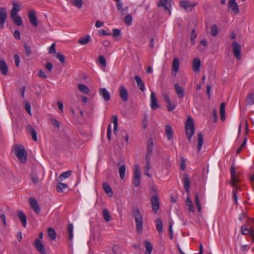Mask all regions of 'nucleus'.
<instances>
[{
    "instance_id": "f257e3e1",
    "label": "nucleus",
    "mask_w": 254,
    "mask_h": 254,
    "mask_svg": "<svg viewBox=\"0 0 254 254\" xmlns=\"http://www.w3.org/2000/svg\"><path fill=\"white\" fill-rule=\"evenodd\" d=\"M133 215L135 219L136 231L137 233H140L143 229V219L140 210L137 208H134Z\"/></svg>"
},
{
    "instance_id": "f03ea898",
    "label": "nucleus",
    "mask_w": 254,
    "mask_h": 254,
    "mask_svg": "<svg viewBox=\"0 0 254 254\" xmlns=\"http://www.w3.org/2000/svg\"><path fill=\"white\" fill-rule=\"evenodd\" d=\"M241 231L242 235H249L254 232V219L249 220L241 228Z\"/></svg>"
},
{
    "instance_id": "7ed1b4c3",
    "label": "nucleus",
    "mask_w": 254,
    "mask_h": 254,
    "mask_svg": "<svg viewBox=\"0 0 254 254\" xmlns=\"http://www.w3.org/2000/svg\"><path fill=\"white\" fill-rule=\"evenodd\" d=\"M185 127L188 138L189 140L190 141L191 137L193 136L194 132V124L191 118L188 117L185 124Z\"/></svg>"
},
{
    "instance_id": "20e7f679",
    "label": "nucleus",
    "mask_w": 254,
    "mask_h": 254,
    "mask_svg": "<svg viewBox=\"0 0 254 254\" xmlns=\"http://www.w3.org/2000/svg\"><path fill=\"white\" fill-rule=\"evenodd\" d=\"M14 153L21 163H25L27 160V153L23 147H15Z\"/></svg>"
},
{
    "instance_id": "39448f33",
    "label": "nucleus",
    "mask_w": 254,
    "mask_h": 254,
    "mask_svg": "<svg viewBox=\"0 0 254 254\" xmlns=\"http://www.w3.org/2000/svg\"><path fill=\"white\" fill-rule=\"evenodd\" d=\"M140 181V171L137 165L134 167L133 177L132 183L135 187L139 186Z\"/></svg>"
},
{
    "instance_id": "423d86ee",
    "label": "nucleus",
    "mask_w": 254,
    "mask_h": 254,
    "mask_svg": "<svg viewBox=\"0 0 254 254\" xmlns=\"http://www.w3.org/2000/svg\"><path fill=\"white\" fill-rule=\"evenodd\" d=\"M197 3L196 2L189 0H183L180 1V6L188 11H191Z\"/></svg>"
},
{
    "instance_id": "0eeeda50",
    "label": "nucleus",
    "mask_w": 254,
    "mask_h": 254,
    "mask_svg": "<svg viewBox=\"0 0 254 254\" xmlns=\"http://www.w3.org/2000/svg\"><path fill=\"white\" fill-rule=\"evenodd\" d=\"M162 96L165 102L166 103L167 105L166 107L169 111H172L175 110L176 108V105L175 103H173L170 100L168 95L166 93H162Z\"/></svg>"
},
{
    "instance_id": "6e6552de",
    "label": "nucleus",
    "mask_w": 254,
    "mask_h": 254,
    "mask_svg": "<svg viewBox=\"0 0 254 254\" xmlns=\"http://www.w3.org/2000/svg\"><path fill=\"white\" fill-rule=\"evenodd\" d=\"M233 52L234 55L237 60L241 58V46L236 41L232 42Z\"/></svg>"
},
{
    "instance_id": "1a4fd4ad",
    "label": "nucleus",
    "mask_w": 254,
    "mask_h": 254,
    "mask_svg": "<svg viewBox=\"0 0 254 254\" xmlns=\"http://www.w3.org/2000/svg\"><path fill=\"white\" fill-rule=\"evenodd\" d=\"M7 17V11L5 8L0 7V29H3Z\"/></svg>"
},
{
    "instance_id": "9d476101",
    "label": "nucleus",
    "mask_w": 254,
    "mask_h": 254,
    "mask_svg": "<svg viewBox=\"0 0 254 254\" xmlns=\"http://www.w3.org/2000/svg\"><path fill=\"white\" fill-rule=\"evenodd\" d=\"M228 8L235 14H237L239 12V8L238 4L236 2V0H229L228 3Z\"/></svg>"
},
{
    "instance_id": "9b49d317",
    "label": "nucleus",
    "mask_w": 254,
    "mask_h": 254,
    "mask_svg": "<svg viewBox=\"0 0 254 254\" xmlns=\"http://www.w3.org/2000/svg\"><path fill=\"white\" fill-rule=\"evenodd\" d=\"M151 203L152 206V210L155 213L159 209V200L157 195H154L151 199Z\"/></svg>"
},
{
    "instance_id": "f8f14e48",
    "label": "nucleus",
    "mask_w": 254,
    "mask_h": 254,
    "mask_svg": "<svg viewBox=\"0 0 254 254\" xmlns=\"http://www.w3.org/2000/svg\"><path fill=\"white\" fill-rule=\"evenodd\" d=\"M230 173L231 178L230 184L233 188H236V183L239 182V180L237 178L235 169L233 167H231L230 168Z\"/></svg>"
},
{
    "instance_id": "ddd939ff",
    "label": "nucleus",
    "mask_w": 254,
    "mask_h": 254,
    "mask_svg": "<svg viewBox=\"0 0 254 254\" xmlns=\"http://www.w3.org/2000/svg\"><path fill=\"white\" fill-rule=\"evenodd\" d=\"M150 106L151 109L153 110H156L159 107V105L157 103V99L154 92H152L151 93Z\"/></svg>"
},
{
    "instance_id": "4468645a",
    "label": "nucleus",
    "mask_w": 254,
    "mask_h": 254,
    "mask_svg": "<svg viewBox=\"0 0 254 254\" xmlns=\"http://www.w3.org/2000/svg\"><path fill=\"white\" fill-rule=\"evenodd\" d=\"M179 66L180 62L179 59L178 58H174L172 63V68L171 71V73L174 76L176 75L179 69Z\"/></svg>"
},
{
    "instance_id": "2eb2a0df",
    "label": "nucleus",
    "mask_w": 254,
    "mask_h": 254,
    "mask_svg": "<svg viewBox=\"0 0 254 254\" xmlns=\"http://www.w3.org/2000/svg\"><path fill=\"white\" fill-rule=\"evenodd\" d=\"M29 202L30 206L33 210L38 214L41 212V208L40 206L38 205L37 201L32 198H29Z\"/></svg>"
},
{
    "instance_id": "dca6fc26",
    "label": "nucleus",
    "mask_w": 254,
    "mask_h": 254,
    "mask_svg": "<svg viewBox=\"0 0 254 254\" xmlns=\"http://www.w3.org/2000/svg\"><path fill=\"white\" fill-rule=\"evenodd\" d=\"M158 5V6H163L165 9L168 11L169 14H171L170 8L171 7V0H160Z\"/></svg>"
},
{
    "instance_id": "f3484780",
    "label": "nucleus",
    "mask_w": 254,
    "mask_h": 254,
    "mask_svg": "<svg viewBox=\"0 0 254 254\" xmlns=\"http://www.w3.org/2000/svg\"><path fill=\"white\" fill-rule=\"evenodd\" d=\"M154 148L153 142L152 138H149L148 142L147 148V153L145 155V158H151L152 153L153 150Z\"/></svg>"
},
{
    "instance_id": "a211bd4d",
    "label": "nucleus",
    "mask_w": 254,
    "mask_h": 254,
    "mask_svg": "<svg viewBox=\"0 0 254 254\" xmlns=\"http://www.w3.org/2000/svg\"><path fill=\"white\" fill-rule=\"evenodd\" d=\"M119 94L120 98L124 102H127L128 100V92L124 86H121L119 88Z\"/></svg>"
},
{
    "instance_id": "6ab92c4d",
    "label": "nucleus",
    "mask_w": 254,
    "mask_h": 254,
    "mask_svg": "<svg viewBox=\"0 0 254 254\" xmlns=\"http://www.w3.org/2000/svg\"><path fill=\"white\" fill-rule=\"evenodd\" d=\"M99 93L100 95L104 99L105 101H108L110 100V94L106 88H101L99 89Z\"/></svg>"
},
{
    "instance_id": "aec40b11",
    "label": "nucleus",
    "mask_w": 254,
    "mask_h": 254,
    "mask_svg": "<svg viewBox=\"0 0 254 254\" xmlns=\"http://www.w3.org/2000/svg\"><path fill=\"white\" fill-rule=\"evenodd\" d=\"M35 246L41 254H47L45 247L42 242L38 239H36L35 242Z\"/></svg>"
},
{
    "instance_id": "412c9836",
    "label": "nucleus",
    "mask_w": 254,
    "mask_h": 254,
    "mask_svg": "<svg viewBox=\"0 0 254 254\" xmlns=\"http://www.w3.org/2000/svg\"><path fill=\"white\" fill-rule=\"evenodd\" d=\"M28 16L32 25L34 27H37L38 26V22L35 11L33 10L30 11L29 12Z\"/></svg>"
},
{
    "instance_id": "4be33fe9",
    "label": "nucleus",
    "mask_w": 254,
    "mask_h": 254,
    "mask_svg": "<svg viewBox=\"0 0 254 254\" xmlns=\"http://www.w3.org/2000/svg\"><path fill=\"white\" fill-rule=\"evenodd\" d=\"M174 87L178 97L183 98L185 96V89L180 86L178 83H176L174 85Z\"/></svg>"
},
{
    "instance_id": "5701e85b",
    "label": "nucleus",
    "mask_w": 254,
    "mask_h": 254,
    "mask_svg": "<svg viewBox=\"0 0 254 254\" xmlns=\"http://www.w3.org/2000/svg\"><path fill=\"white\" fill-rule=\"evenodd\" d=\"M134 79L135 80L137 87L141 91H144L145 90L144 83L141 78L137 75L134 76Z\"/></svg>"
},
{
    "instance_id": "b1692460",
    "label": "nucleus",
    "mask_w": 254,
    "mask_h": 254,
    "mask_svg": "<svg viewBox=\"0 0 254 254\" xmlns=\"http://www.w3.org/2000/svg\"><path fill=\"white\" fill-rule=\"evenodd\" d=\"M119 173L120 178L123 180L125 178L126 167L124 164H122L121 162L119 163Z\"/></svg>"
},
{
    "instance_id": "393cba45",
    "label": "nucleus",
    "mask_w": 254,
    "mask_h": 254,
    "mask_svg": "<svg viewBox=\"0 0 254 254\" xmlns=\"http://www.w3.org/2000/svg\"><path fill=\"white\" fill-rule=\"evenodd\" d=\"M17 216L21 222L23 226L25 227L27 224V218L25 214L21 211H19L17 212Z\"/></svg>"
},
{
    "instance_id": "a878e982",
    "label": "nucleus",
    "mask_w": 254,
    "mask_h": 254,
    "mask_svg": "<svg viewBox=\"0 0 254 254\" xmlns=\"http://www.w3.org/2000/svg\"><path fill=\"white\" fill-rule=\"evenodd\" d=\"M0 70L2 74L6 75L8 67L5 62L2 60H0Z\"/></svg>"
},
{
    "instance_id": "bb28decb",
    "label": "nucleus",
    "mask_w": 254,
    "mask_h": 254,
    "mask_svg": "<svg viewBox=\"0 0 254 254\" xmlns=\"http://www.w3.org/2000/svg\"><path fill=\"white\" fill-rule=\"evenodd\" d=\"M103 188L104 189V190L105 191V193L109 196L111 197L112 196L113 193L112 190L110 186L107 183H104L103 184Z\"/></svg>"
},
{
    "instance_id": "cd10ccee",
    "label": "nucleus",
    "mask_w": 254,
    "mask_h": 254,
    "mask_svg": "<svg viewBox=\"0 0 254 254\" xmlns=\"http://www.w3.org/2000/svg\"><path fill=\"white\" fill-rule=\"evenodd\" d=\"M172 128L169 125L165 126V133L168 140H171L172 138Z\"/></svg>"
},
{
    "instance_id": "c85d7f7f",
    "label": "nucleus",
    "mask_w": 254,
    "mask_h": 254,
    "mask_svg": "<svg viewBox=\"0 0 254 254\" xmlns=\"http://www.w3.org/2000/svg\"><path fill=\"white\" fill-rule=\"evenodd\" d=\"M200 61L199 59H195L193 62V69L195 72H198L199 71L200 67Z\"/></svg>"
},
{
    "instance_id": "c756f323",
    "label": "nucleus",
    "mask_w": 254,
    "mask_h": 254,
    "mask_svg": "<svg viewBox=\"0 0 254 254\" xmlns=\"http://www.w3.org/2000/svg\"><path fill=\"white\" fill-rule=\"evenodd\" d=\"M72 172L70 170L62 173L58 178L59 182H62L64 180L68 178L71 175Z\"/></svg>"
},
{
    "instance_id": "7c9ffc66",
    "label": "nucleus",
    "mask_w": 254,
    "mask_h": 254,
    "mask_svg": "<svg viewBox=\"0 0 254 254\" xmlns=\"http://www.w3.org/2000/svg\"><path fill=\"white\" fill-rule=\"evenodd\" d=\"M11 17L13 22L17 26H20L22 24V20L18 14L11 15Z\"/></svg>"
},
{
    "instance_id": "2f4dec72",
    "label": "nucleus",
    "mask_w": 254,
    "mask_h": 254,
    "mask_svg": "<svg viewBox=\"0 0 254 254\" xmlns=\"http://www.w3.org/2000/svg\"><path fill=\"white\" fill-rule=\"evenodd\" d=\"M111 120L112 123L114 124V133L115 134H117L118 129V118L116 115H114L112 116Z\"/></svg>"
},
{
    "instance_id": "473e14b6",
    "label": "nucleus",
    "mask_w": 254,
    "mask_h": 254,
    "mask_svg": "<svg viewBox=\"0 0 254 254\" xmlns=\"http://www.w3.org/2000/svg\"><path fill=\"white\" fill-rule=\"evenodd\" d=\"M67 231L68 233V239L69 240L71 241L73 238V226L72 224L70 223L67 225Z\"/></svg>"
},
{
    "instance_id": "72a5a7b5",
    "label": "nucleus",
    "mask_w": 254,
    "mask_h": 254,
    "mask_svg": "<svg viewBox=\"0 0 254 254\" xmlns=\"http://www.w3.org/2000/svg\"><path fill=\"white\" fill-rule=\"evenodd\" d=\"M203 143V135L201 133H199L198 134V143L197 145V148L198 151L199 152L201 149L202 144Z\"/></svg>"
},
{
    "instance_id": "f704fd0d",
    "label": "nucleus",
    "mask_w": 254,
    "mask_h": 254,
    "mask_svg": "<svg viewBox=\"0 0 254 254\" xmlns=\"http://www.w3.org/2000/svg\"><path fill=\"white\" fill-rule=\"evenodd\" d=\"M183 183L184 185V188L187 192L189 191V189L190 187V178L188 176H186L183 179Z\"/></svg>"
},
{
    "instance_id": "c9c22d12",
    "label": "nucleus",
    "mask_w": 254,
    "mask_h": 254,
    "mask_svg": "<svg viewBox=\"0 0 254 254\" xmlns=\"http://www.w3.org/2000/svg\"><path fill=\"white\" fill-rule=\"evenodd\" d=\"M78 88L80 92L84 94H88L90 92V89L84 84H79L78 85Z\"/></svg>"
},
{
    "instance_id": "e433bc0d",
    "label": "nucleus",
    "mask_w": 254,
    "mask_h": 254,
    "mask_svg": "<svg viewBox=\"0 0 254 254\" xmlns=\"http://www.w3.org/2000/svg\"><path fill=\"white\" fill-rule=\"evenodd\" d=\"M225 104L224 103H222L220 105V119L222 121H224L225 119Z\"/></svg>"
},
{
    "instance_id": "4c0bfd02",
    "label": "nucleus",
    "mask_w": 254,
    "mask_h": 254,
    "mask_svg": "<svg viewBox=\"0 0 254 254\" xmlns=\"http://www.w3.org/2000/svg\"><path fill=\"white\" fill-rule=\"evenodd\" d=\"M13 7L11 11V15H18L17 12L20 10V6L16 3H13Z\"/></svg>"
},
{
    "instance_id": "58836bf2",
    "label": "nucleus",
    "mask_w": 254,
    "mask_h": 254,
    "mask_svg": "<svg viewBox=\"0 0 254 254\" xmlns=\"http://www.w3.org/2000/svg\"><path fill=\"white\" fill-rule=\"evenodd\" d=\"M27 129L29 131V132L31 133L32 139L34 141L37 140V133L35 130L31 126H27Z\"/></svg>"
},
{
    "instance_id": "ea45409f",
    "label": "nucleus",
    "mask_w": 254,
    "mask_h": 254,
    "mask_svg": "<svg viewBox=\"0 0 254 254\" xmlns=\"http://www.w3.org/2000/svg\"><path fill=\"white\" fill-rule=\"evenodd\" d=\"M90 40V36L89 35H86L85 37H82L79 40V43L82 45H85L88 44Z\"/></svg>"
},
{
    "instance_id": "a19ab883",
    "label": "nucleus",
    "mask_w": 254,
    "mask_h": 254,
    "mask_svg": "<svg viewBox=\"0 0 254 254\" xmlns=\"http://www.w3.org/2000/svg\"><path fill=\"white\" fill-rule=\"evenodd\" d=\"M186 204L189 207V210L190 212H193L194 211L192 201L189 196L187 199Z\"/></svg>"
},
{
    "instance_id": "79ce46f5",
    "label": "nucleus",
    "mask_w": 254,
    "mask_h": 254,
    "mask_svg": "<svg viewBox=\"0 0 254 254\" xmlns=\"http://www.w3.org/2000/svg\"><path fill=\"white\" fill-rule=\"evenodd\" d=\"M145 247L146 248L145 254H151L152 251V246L149 241L145 242Z\"/></svg>"
},
{
    "instance_id": "37998d69",
    "label": "nucleus",
    "mask_w": 254,
    "mask_h": 254,
    "mask_svg": "<svg viewBox=\"0 0 254 254\" xmlns=\"http://www.w3.org/2000/svg\"><path fill=\"white\" fill-rule=\"evenodd\" d=\"M247 103L248 105H252L254 104V94H248L247 95Z\"/></svg>"
},
{
    "instance_id": "c03bdc74",
    "label": "nucleus",
    "mask_w": 254,
    "mask_h": 254,
    "mask_svg": "<svg viewBox=\"0 0 254 254\" xmlns=\"http://www.w3.org/2000/svg\"><path fill=\"white\" fill-rule=\"evenodd\" d=\"M67 187V185L66 184H64L59 182L57 186V191L60 192H63V190Z\"/></svg>"
},
{
    "instance_id": "a18cd8bd",
    "label": "nucleus",
    "mask_w": 254,
    "mask_h": 254,
    "mask_svg": "<svg viewBox=\"0 0 254 254\" xmlns=\"http://www.w3.org/2000/svg\"><path fill=\"white\" fill-rule=\"evenodd\" d=\"M48 236H49V238L51 240H53L56 239V234L55 231L53 228H49L48 230Z\"/></svg>"
},
{
    "instance_id": "49530a36",
    "label": "nucleus",
    "mask_w": 254,
    "mask_h": 254,
    "mask_svg": "<svg viewBox=\"0 0 254 254\" xmlns=\"http://www.w3.org/2000/svg\"><path fill=\"white\" fill-rule=\"evenodd\" d=\"M102 213L104 219L106 221L109 222L111 220V216L108 210L107 209H104L103 210Z\"/></svg>"
},
{
    "instance_id": "de8ad7c7",
    "label": "nucleus",
    "mask_w": 254,
    "mask_h": 254,
    "mask_svg": "<svg viewBox=\"0 0 254 254\" xmlns=\"http://www.w3.org/2000/svg\"><path fill=\"white\" fill-rule=\"evenodd\" d=\"M156 228L159 232L163 231V223L161 219L158 218L156 220Z\"/></svg>"
},
{
    "instance_id": "09e8293b",
    "label": "nucleus",
    "mask_w": 254,
    "mask_h": 254,
    "mask_svg": "<svg viewBox=\"0 0 254 254\" xmlns=\"http://www.w3.org/2000/svg\"><path fill=\"white\" fill-rule=\"evenodd\" d=\"M194 196H195L194 200H195V205L198 209V211H201V205H200V203L199 200L198 194L197 193H195L194 194Z\"/></svg>"
},
{
    "instance_id": "8fccbe9b",
    "label": "nucleus",
    "mask_w": 254,
    "mask_h": 254,
    "mask_svg": "<svg viewBox=\"0 0 254 254\" xmlns=\"http://www.w3.org/2000/svg\"><path fill=\"white\" fill-rule=\"evenodd\" d=\"M207 46V42L205 39H202L200 41V46L198 47V48L201 51H204L206 47Z\"/></svg>"
},
{
    "instance_id": "3c124183",
    "label": "nucleus",
    "mask_w": 254,
    "mask_h": 254,
    "mask_svg": "<svg viewBox=\"0 0 254 254\" xmlns=\"http://www.w3.org/2000/svg\"><path fill=\"white\" fill-rule=\"evenodd\" d=\"M117 2V8L119 10L123 12V11L125 10V8H123V2L122 0H115Z\"/></svg>"
},
{
    "instance_id": "603ef678",
    "label": "nucleus",
    "mask_w": 254,
    "mask_h": 254,
    "mask_svg": "<svg viewBox=\"0 0 254 254\" xmlns=\"http://www.w3.org/2000/svg\"><path fill=\"white\" fill-rule=\"evenodd\" d=\"M196 36H197V35H196V32L195 31V30L193 29L191 31L190 38V43L192 45H194L195 44V41L194 40H195V38H196Z\"/></svg>"
},
{
    "instance_id": "864d4df0",
    "label": "nucleus",
    "mask_w": 254,
    "mask_h": 254,
    "mask_svg": "<svg viewBox=\"0 0 254 254\" xmlns=\"http://www.w3.org/2000/svg\"><path fill=\"white\" fill-rule=\"evenodd\" d=\"M234 190L232 191L233 196L235 200V204H237L238 203V196H237V191L238 188L236 186V188H233Z\"/></svg>"
},
{
    "instance_id": "5fc2aeb1",
    "label": "nucleus",
    "mask_w": 254,
    "mask_h": 254,
    "mask_svg": "<svg viewBox=\"0 0 254 254\" xmlns=\"http://www.w3.org/2000/svg\"><path fill=\"white\" fill-rule=\"evenodd\" d=\"M218 30L216 25H213L211 28V34L213 36H215L218 34Z\"/></svg>"
},
{
    "instance_id": "6e6d98bb",
    "label": "nucleus",
    "mask_w": 254,
    "mask_h": 254,
    "mask_svg": "<svg viewBox=\"0 0 254 254\" xmlns=\"http://www.w3.org/2000/svg\"><path fill=\"white\" fill-rule=\"evenodd\" d=\"M132 16L130 14H127L125 18V22L128 25H130L132 24Z\"/></svg>"
},
{
    "instance_id": "4d7b16f0",
    "label": "nucleus",
    "mask_w": 254,
    "mask_h": 254,
    "mask_svg": "<svg viewBox=\"0 0 254 254\" xmlns=\"http://www.w3.org/2000/svg\"><path fill=\"white\" fill-rule=\"evenodd\" d=\"M73 4L79 8H81L83 5L82 0H73Z\"/></svg>"
},
{
    "instance_id": "13d9d810",
    "label": "nucleus",
    "mask_w": 254,
    "mask_h": 254,
    "mask_svg": "<svg viewBox=\"0 0 254 254\" xmlns=\"http://www.w3.org/2000/svg\"><path fill=\"white\" fill-rule=\"evenodd\" d=\"M146 165L144 167V171L148 172L150 169L151 158H145Z\"/></svg>"
},
{
    "instance_id": "bf43d9fd",
    "label": "nucleus",
    "mask_w": 254,
    "mask_h": 254,
    "mask_svg": "<svg viewBox=\"0 0 254 254\" xmlns=\"http://www.w3.org/2000/svg\"><path fill=\"white\" fill-rule=\"evenodd\" d=\"M99 62L104 67L106 66V62L104 56H99Z\"/></svg>"
},
{
    "instance_id": "052dcab7",
    "label": "nucleus",
    "mask_w": 254,
    "mask_h": 254,
    "mask_svg": "<svg viewBox=\"0 0 254 254\" xmlns=\"http://www.w3.org/2000/svg\"><path fill=\"white\" fill-rule=\"evenodd\" d=\"M25 109L27 112L29 114L31 115V105L30 103L28 102H26L25 103Z\"/></svg>"
},
{
    "instance_id": "680f3d73",
    "label": "nucleus",
    "mask_w": 254,
    "mask_h": 254,
    "mask_svg": "<svg viewBox=\"0 0 254 254\" xmlns=\"http://www.w3.org/2000/svg\"><path fill=\"white\" fill-rule=\"evenodd\" d=\"M57 58L62 63H64V57L61 53H58L57 55Z\"/></svg>"
},
{
    "instance_id": "e2e57ef3",
    "label": "nucleus",
    "mask_w": 254,
    "mask_h": 254,
    "mask_svg": "<svg viewBox=\"0 0 254 254\" xmlns=\"http://www.w3.org/2000/svg\"><path fill=\"white\" fill-rule=\"evenodd\" d=\"M49 53L50 54H54L56 53V44L55 43H53L49 47Z\"/></svg>"
},
{
    "instance_id": "0e129e2a",
    "label": "nucleus",
    "mask_w": 254,
    "mask_h": 254,
    "mask_svg": "<svg viewBox=\"0 0 254 254\" xmlns=\"http://www.w3.org/2000/svg\"><path fill=\"white\" fill-rule=\"evenodd\" d=\"M51 122L53 126H54L58 128L60 127V124H59L58 121L57 120H56V119H54V118L51 119Z\"/></svg>"
},
{
    "instance_id": "69168bd1",
    "label": "nucleus",
    "mask_w": 254,
    "mask_h": 254,
    "mask_svg": "<svg viewBox=\"0 0 254 254\" xmlns=\"http://www.w3.org/2000/svg\"><path fill=\"white\" fill-rule=\"evenodd\" d=\"M111 133H112V128H111V126L110 124L109 125L108 127V128H107V137L110 140L111 139Z\"/></svg>"
},
{
    "instance_id": "338daca9",
    "label": "nucleus",
    "mask_w": 254,
    "mask_h": 254,
    "mask_svg": "<svg viewBox=\"0 0 254 254\" xmlns=\"http://www.w3.org/2000/svg\"><path fill=\"white\" fill-rule=\"evenodd\" d=\"M121 30L119 29H113V36L114 37H118L121 35Z\"/></svg>"
},
{
    "instance_id": "774afa93",
    "label": "nucleus",
    "mask_w": 254,
    "mask_h": 254,
    "mask_svg": "<svg viewBox=\"0 0 254 254\" xmlns=\"http://www.w3.org/2000/svg\"><path fill=\"white\" fill-rule=\"evenodd\" d=\"M248 246L247 245H242L240 247V251L242 253V254H245V252L248 249Z\"/></svg>"
}]
</instances>
